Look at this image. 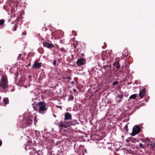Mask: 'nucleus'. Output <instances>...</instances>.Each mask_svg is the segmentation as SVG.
<instances>
[{
	"mask_svg": "<svg viewBox=\"0 0 155 155\" xmlns=\"http://www.w3.org/2000/svg\"><path fill=\"white\" fill-rule=\"evenodd\" d=\"M54 117H56V116L55 115H54Z\"/></svg>",
	"mask_w": 155,
	"mask_h": 155,
	"instance_id": "nucleus-42",
	"label": "nucleus"
},
{
	"mask_svg": "<svg viewBox=\"0 0 155 155\" xmlns=\"http://www.w3.org/2000/svg\"><path fill=\"white\" fill-rule=\"evenodd\" d=\"M21 55H22V54H19V56H18V59H19V58H20L21 56Z\"/></svg>",
	"mask_w": 155,
	"mask_h": 155,
	"instance_id": "nucleus-33",
	"label": "nucleus"
},
{
	"mask_svg": "<svg viewBox=\"0 0 155 155\" xmlns=\"http://www.w3.org/2000/svg\"><path fill=\"white\" fill-rule=\"evenodd\" d=\"M139 146L140 148L142 149H144L145 147L144 145L142 143H140Z\"/></svg>",
	"mask_w": 155,
	"mask_h": 155,
	"instance_id": "nucleus-23",
	"label": "nucleus"
},
{
	"mask_svg": "<svg viewBox=\"0 0 155 155\" xmlns=\"http://www.w3.org/2000/svg\"><path fill=\"white\" fill-rule=\"evenodd\" d=\"M43 44L44 47L49 49H51L54 47V45L51 43H48L46 41L43 42Z\"/></svg>",
	"mask_w": 155,
	"mask_h": 155,
	"instance_id": "nucleus-7",
	"label": "nucleus"
},
{
	"mask_svg": "<svg viewBox=\"0 0 155 155\" xmlns=\"http://www.w3.org/2000/svg\"><path fill=\"white\" fill-rule=\"evenodd\" d=\"M101 59L103 61H105L107 58L108 55L106 51H103L101 53Z\"/></svg>",
	"mask_w": 155,
	"mask_h": 155,
	"instance_id": "nucleus-8",
	"label": "nucleus"
},
{
	"mask_svg": "<svg viewBox=\"0 0 155 155\" xmlns=\"http://www.w3.org/2000/svg\"><path fill=\"white\" fill-rule=\"evenodd\" d=\"M150 148L151 150H155V141L153 143H151Z\"/></svg>",
	"mask_w": 155,
	"mask_h": 155,
	"instance_id": "nucleus-16",
	"label": "nucleus"
},
{
	"mask_svg": "<svg viewBox=\"0 0 155 155\" xmlns=\"http://www.w3.org/2000/svg\"><path fill=\"white\" fill-rule=\"evenodd\" d=\"M74 48H76V47L74 45Z\"/></svg>",
	"mask_w": 155,
	"mask_h": 155,
	"instance_id": "nucleus-41",
	"label": "nucleus"
},
{
	"mask_svg": "<svg viewBox=\"0 0 155 155\" xmlns=\"http://www.w3.org/2000/svg\"><path fill=\"white\" fill-rule=\"evenodd\" d=\"M141 129L138 126H135L133 128L132 132L131 133V135L134 136L139 133Z\"/></svg>",
	"mask_w": 155,
	"mask_h": 155,
	"instance_id": "nucleus-5",
	"label": "nucleus"
},
{
	"mask_svg": "<svg viewBox=\"0 0 155 155\" xmlns=\"http://www.w3.org/2000/svg\"><path fill=\"white\" fill-rule=\"evenodd\" d=\"M28 66H31V64L30 63H29L28 65Z\"/></svg>",
	"mask_w": 155,
	"mask_h": 155,
	"instance_id": "nucleus-38",
	"label": "nucleus"
},
{
	"mask_svg": "<svg viewBox=\"0 0 155 155\" xmlns=\"http://www.w3.org/2000/svg\"><path fill=\"white\" fill-rule=\"evenodd\" d=\"M124 130H126L127 132H128V126L127 125H126L124 127Z\"/></svg>",
	"mask_w": 155,
	"mask_h": 155,
	"instance_id": "nucleus-29",
	"label": "nucleus"
},
{
	"mask_svg": "<svg viewBox=\"0 0 155 155\" xmlns=\"http://www.w3.org/2000/svg\"><path fill=\"white\" fill-rule=\"evenodd\" d=\"M85 60L83 58L78 59L77 64L78 65H83L84 64Z\"/></svg>",
	"mask_w": 155,
	"mask_h": 155,
	"instance_id": "nucleus-10",
	"label": "nucleus"
},
{
	"mask_svg": "<svg viewBox=\"0 0 155 155\" xmlns=\"http://www.w3.org/2000/svg\"><path fill=\"white\" fill-rule=\"evenodd\" d=\"M25 33H26V32H25H25H23V34H25Z\"/></svg>",
	"mask_w": 155,
	"mask_h": 155,
	"instance_id": "nucleus-39",
	"label": "nucleus"
},
{
	"mask_svg": "<svg viewBox=\"0 0 155 155\" xmlns=\"http://www.w3.org/2000/svg\"><path fill=\"white\" fill-rule=\"evenodd\" d=\"M151 142H145V143L146 144V145L148 146V147H150V144H151Z\"/></svg>",
	"mask_w": 155,
	"mask_h": 155,
	"instance_id": "nucleus-26",
	"label": "nucleus"
},
{
	"mask_svg": "<svg viewBox=\"0 0 155 155\" xmlns=\"http://www.w3.org/2000/svg\"><path fill=\"white\" fill-rule=\"evenodd\" d=\"M113 65L114 66L116 67V68L117 70L119 69L120 68V65L118 61H117L114 62L113 64Z\"/></svg>",
	"mask_w": 155,
	"mask_h": 155,
	"instance_id": "nucleus-13",
	"label": "nucleus"
},
{
	"mask_svg": "<svg viewBox=\"0 0 155 155\" xmlns=\"http://www.w3.org/2000/svg\"><path fill=\"white\" fill-rule=\"evenodd\" d=\"M3 9L6 10V11H8V8L7 6L5 5L3 7Z\"/></svg>",
	"mask_w": 155,
	"mask_h": 155,
	"instance_id": "nucleus-30",
	"label": "nucleus"
},
{
	"mask_svg": "<svg viewBox=\"0 0 155 155\" xmlns=\"http://www.w3.org/2000/svg\"><path fill=\"white\" fill-rule=\"evenodd\" d=\"M142 141H144L145 142H151L150 140L148 138H147L145 139H143L142 140Z\"/></svg>",
	"mask_w": 155,
	"mask_h": 155,
	"instance_id": "nucleus-20",
	"label": "nucleus"
},
{
	"mask_svg": "<svg viewBox=\"0 0 155 155\" xmlns=\"http://www.w3.org/2000/svg\"><path fill=\"white\" fill-rule=\"evenodd\" d=\"M64 121H61L59 124V127L66 128L71 126L78 124L77 120L72 119L71 114L69 112H66L64 114Z\"/></svg>",
	"mask_w": 155,
	"mask_h": 155,
	"instance_id": "nucleus-1",
	"label": "nucleus"
},
{
	"mask_svg": "<svg viewBox=\"0 0 155 155\" xmlns=\"http://www.w3.org/2000/svg\"><path fill=\"white\" fill-rule=\"evenodd\" d=\"M77 51H79V52H80L81 51V50H80V51H79V50L77 49Z\"/></svg>",
	"mask_w": 155,
	"mask_h": 155,
	"instance_id": "nucleus-40",
	"label": "nucleus"
},
{
	"mask_svg": "<svg viewBox=\"0 0 155 155\" xmlns=\"http://www.w3.org/2000/svg\"><path fill=\"white\" fill-rule=\"evenodd\" d=\"M56 61L55 60H54L53 63H52V64L53 65H54V66H55L56 64Z\"/></svg>",
	"mask_w": 155,
	"mask_h": 155,
	"instance_id": "nucleus-31",
	"label": "nucleus"
},
{
	"mask_svg": "<svg viewBox=\"0 0 155 155\" xmlns=\"http://www.w3.org/2000/svg\"><path fill=\"white\" fill-rule=\"evenodd\" d=\"M137 97V95L136 94H134L131 95L129 97L128 101L130 99H135Z\"/></svg>",
	"mask_w": 155,
	"mask_h": 155,
	"instance_id": "nucleus-19",
	"label": "nucleus"
},
{
	"mask_svg": "<svg viewBox=\"0 0 155 155\" xmlns=\"http://www.w3.org/2000/svg\"><path fill=\"white\" fill-rule=\"evenodd\" d=\"M41 64L42 63L41 62L38 63L36 61H35L32 65V68L35 69H38L41 67Z\"/></svg>",
	"mask_w": 155,
	"mask_h": 155,
	"instance_id": "nucleus-6",
	"label": "nucleus"
},
{
	"mask_svg": "<svg viewBox=\"0 0 155 155\" xmlns=\"http://www.w3.org/2000/svg\"><path fill=\"white\" fill-rule=\"evenodd\" d=\"M36 119V117H34V118L33 116H30L27 117L25 118L24 121L25 122V124L27 126H28L32 124L33 120H34V124H35V120Z\"/></svg>",
	"mask_w": 155,
	"mask_h": 155,
	"instance_id": "nucleus-4",
	"label": "nucleus"
},
{
	"mask_svg": "<svg viewBox=\"0 0 155 155\" xmlns=\"http://www.w3.org/2000/svg\"><path fill=\"white\" fill-rule=\"evenodd\" d=\"M129 137H128V139H127V140H126V142H127V143L129 142H130V139H129Z\"/></svg>",
	"mask_w": 155,
	"mask_h": 155,
	"instance_id": "nucleus-32",
	"label": "nucleus"
},
{
	"mask_svg": "<svg viewBox=\"0 0 155 155\" xmlns=\"http://www.w3.org/2000/svg\"><path fill=\"white\" fill-rule=\"evenodd\" d=\"M111 64H109L107 65H105L103 66V68L105 69L107 71H110L111 69Z\"/></svg>",
	"mask_w": 155,
	"mask_h": 155,
	"instance_id": "nucleus-12",
	"label": "nucleus"
},
{
	"mask_svg": "<svg viewBox=\"0 0 155 155\" xmlns=\"http://www.w3.org/2000/svg\"><path fill=\"white\" fill-rule=\"evenodd\" d=\"M130 139V140L133 143H136V142H138V140L136 138H134L133 137H130L129 139Z\"/></svg>",
	"mask_w": 155,
	"mask_h": 155,
	"instance_id": "nucleus-14",
	"label": "nucleus"
},
{
	"mask_svg": "<svg viewBox=\"0 0 155 155\" xmlns=\"http://www.w3.org/2000/svg\"><path fill=\"white\" fill-rule=\"evenodd\" d=\"M58 34H59L60 35V36H59V37L60 38H61L62 37L64 36V32L61 30H59L58 31Z\"/></svg>",
	"mask_w": 155,
	"mask_h": 155,
	"instance_id": "nucleus-17",
	"label": "nucleus"
},
{
	"mask_svg": "<svg viewBox=\"0 0 155 155\" xmlns=\"http://www.w3.org/2000/svg\"><path fill=\"white\" fill-rule=\"evenodd\" d=\"M19 26L18 25H15L13 30L14 31H15L17 30V28Z\"/></svg>",
	"mask_w": 155,
	"mask_h": 155,
	"instance_id": "nucleus-22",
	"label": "nucleus"
},
{
	"mask_svg": "<svg viewBox=\"0 0 155 155\" xmlns=\"http://www.w3.org/2000/svg\"><path fill=\"white\" fill-rule=\"evenodd\" d=\"M33 153H34V155H39L38 154V152L37 151H35L34 149L33 150Z\"/></svg>",
	"mask_w": 155,
	"mask_h": 155,
	"instance_id": "nucleus-24",
	"label": "nucleus"
},
{
	"mask_svg": "<svg viewBox=\"0 0 155 155\" xmlns=\"http://www.w3.org/2000/svg\"><path fill=\"white\" fill-rule=\"evenodd\" d=\"M15 6L14 7V8H13L14 9H15V8L16 7V8L17 9V3H14L13 4V5L12 6V8H13V6Z\"/></svg>",
	"mask_w": 155,
	"mask_h": 155,
	"instance_id": "nucleus-28",
	"label": "nucleus"
},
{
	"mask_svg": "<svg viewBox=\"0 0 155 155\" xmlns=\"http://www.w3.org/2000/svg\"><path fill=\"white\" fill-rule=\"evenodd\" d=\"M139 107V106H137L135 108V109H138Z\"/></svg>",
	"mask_w": 155,
	"mask_h": 155,
	"instance_id": "nucleus-35",
	"label": "nucleus"
},
{
	"mask_svg": "<svg viewBox=\"0 0 155 155\" xmlns=\"http://www.w3.org/2000/svg\"><path fill=\"white\" fill-rule=\"evenodd\" d=\"M2 144V142L0 140V147L1 146Z\"/></svg>",
	"mask_w": 155,
	"mask_h": 155,
	"instance_id": "nucleus-36",
	"label": "nucleus"
},
{
	"mask_svg": "<svg viewBox=\"0 0 155 155\" xmlns=\"http://www.w3.org/2000/svg\"><path fill=\"white\" fill-rule=\"evenodd\" d=\"M37 106L39 107L38 112L41 114H44V112L47 110L48 107L45 102L40 101L38 103Z\"/></svg>",
	"mask_w": 155,
	"mask_h": 155,
	"instance_id": "nucleus-2",
	"label": "nucleus"
},
{
	"mask_svg": "<svg viewBox=\"0 0 155 155\" xmlns=\"http://www.w3.org/2000/svg\"><path fill=\"white\" fill-rule=\"evenodd\" d=\"M118 81H116L115 82H113L112 83V84L114 86V85H115L118 84Z\"/></svg>",
	"mask_w": 155,
	"mask_h": 155,
	"instance_id": "nucleus-27",
	"label": "nucleus"
},
{
	"mask_svg": "<svg viewBox=\"0 0 155 155\" xmlns=\"http://www.w3.org/2000/svg\"><path fill=\"white\" fill-rule=\"evenodd\" d=\"M62 78L63 79H70L71 78L70 77H68V76H62Z\"/></svg>",
	"mask_w": 155,
	"mask_h": 155,
	"instance_id": "nucleus-25",
	"label": "nucleus"
},
{
	"mask_svg": "<svg viewBox=\"0 0 155 155\" xmlns=\"http://www.w3.org/2000/svg\"><path fill=\"white\" fill-rule=\"evenodd\" d=\"M0 87L4 89H6L8 87L7 77L3 75L0 81Z\"/></svg>",
	"mask_w": 155,
	"mask_h": 155,
	"instance_id": "nucleus-3",
	"label": "nucleus"
},
{
	"mask_svg": "<svg viewBox=\"0 0 155 155\" xmlns=\"http://www.w3.org/2000/svg\"><path fill=\"white\" fill-rule=\"evenodd\" d=\"M3 100V102L5 104H7L9 102L8 99V98H4Z\"/></svg>",
	"mask_w": 155,
	"mask_h": 155,
	"instance_id": "nucleus-18",
	"label": "nucleus"
},
{
	"mask_svg": "<svg viewBox=\"0 0 155 155\" xmlns=\"http://www.w3.org/2000/svg\"><path fill=\"white\" fill-rule=\"evenodd\" d=\"M146 92V88H143L140 91L139 93V96L141 98H143Z\"/></svg>",
	"mask_w": 155,
	"mask_h": 155,
	"instance_id": "nucleus-9",
	"label": "nucleus"
},
{
	"mask_svg": "<svg viewBox=\"0 0 155 155\" xmlns=\"http://www.w3.org/2000/svg\"><path fill=\"white\" fill-rule=\"evenodd\" d=\"M123 97V96L122 94H120L118 95L117 97H116L117 99L119 98V99L117 100L118 103H120L121 101V99H122Z\"/></svg>",
	"mask_w": 155,
	"mask_h": 155,
	"instance_id": "nucleus-15",
	"label": "nucleus"
},
{
	"mask_svg": "<svg viewBox=\"0 0 155 155\" xmlns=\"http://www.w3.org/2000/svg\"><path fill=\"white\" fill-rule=\"evenodd\" d=\"M73 91L74 92H76V90L75 89H74L73 90Z\"/></svg>",
	"mask_w": 155,
	"mask_h": 155,
	"instance_id": "nucleus-37",
	"label": "nucleus"
},
{
	"mask_svg": "<svg viewBox=\"0 0 155 155\" xmlns=\"http://www.w3.org/2000/svg\"><path fill=\"white\" fill-rule=\"evenodd\" d=\"M59 50L61 52H65L66 51V50L64 48H60Z\"/></svg>",
	"mask_w": 155,
	"mask_h": 155,
	"instance_id": "nucleus-21",
	"label": "nucleus"
},
{
	"mask_svg": "<svg viewBox=\"0 0 155 155\" xmlns=\"http://www.w3.org/2000/svg\"><path fill=\"white\" fill-rule=\"evenodd\" d=\"M16 77H17L18 75V73H16L15 74Z\"/></svg>",
	"mask_w": 155,
	"mask_h": 155,
	"instance_id": "nucleus-34",
	"label": "nucleus"
},
{
	"mask_svg": "<svg viewBox=\"0 0 155 155\" xmlns=\"http://www.w3.org/2000/svg\"><path fill=\"white\" fill-rule=\"evenodd\" d=\"M5 21L3 19L0 20V29H2L4 27Z\"/></svg>",
	"mask_w": 155,
	"mask_h": 155,
	"instance_id": "nucleus-11",
	"label": "nucleus"
}]
</instances>
